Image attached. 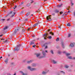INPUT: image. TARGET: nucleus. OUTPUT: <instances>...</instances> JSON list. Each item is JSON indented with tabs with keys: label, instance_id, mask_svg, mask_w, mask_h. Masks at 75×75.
Masks as SVG:
<instances>
[{
	"label": "nucleus",
	"instance_id": "nucleus-1",
	"mask_svg": "<svg viewBox=\"0 0 75 75\" xmlns=\"http://www.w3.org/2000/svg\"><path fill=\"white\" fill-rule=\"evenodd\" d=\"M21 45H19L17 46L15 48V51H17L20 50V46Z\"/></svg>",
	"mask_w": 75,
	"mask_h": 75
},
{
	"label": "nucleus",
	"instance_id": "nucleus-2",
	"mask_svg": "<svg viewBox=\"0 0 75 75\" xmlns=\"http://www.w3.org/2000/svg\"><path fill=\"white\" fill-rule=\"evenodd\" d=\"M28 68L30 69L31 71H35L36 69L35 68H31V67L29 66L28 67Z\"/></svg>",
	"mask_w": 75,
	"mask_h": 75
},
{
	"label": "nucleus",
	"instance_id": "nucleus-3",
	"mask_svg": "<svg viewBox=\"0 0 75 75\" xmlns=\"http://www.w3.org/2000/svg\"><path fill=\"white\" fill-rule=\"evenodd\" d=\"M48 35V33H46L43 36H44V39L45 40H46L47 39V35Z\"/></svg>",
	"mask_w": 75,
	"mask_h": 75
},
{
	"label": "nucleus",
	"instance_id": "nucleus-4",
	"mask_svg": "<svg viewBox=\"0 0 75 75\" xmlns=\"http://www.w3.org/2000/svg\"><path fill=\"white\" fill-rule=\"evenodd\" d=\"M12 13H13V11H11L10 12V13L9 14H11V17H13V16H14V14H15V13L13 12V14Z\"/></svg>",
	"mask_w": 75,
	"mask_h": 75
},
{
	"label": "nucleus",
	"instance_id": "nucleus-5",
	"mask_svg": "<svg viewBox=\"0 0 75 75\" xmlns=\"http://www.w3.org/2000/svg\"><path fill=\"white\" fill-rule=\"evenodd\" d=\"M51 15H49L48 16H47L46 18L47 20H49V19H51Z\"/></svg>",
	"mask_w": 75,
	"mask_h": 75
},
{
	"label": "nucleus",
	"instance_id": "nucleus-6",
	"mask_svg": "<svg viewBox=\"0 0 75 75\" xmlns=\"http://www.w3.org/2000/svg\"><path fill=\"white\" fill-rule=\"evenodd\" d=\"M52 62H53V64H57V62L56 61H55L54 60H52Z\"/></svg>",
	"mask_w": 75,
	"mask_h": 75
},
{
	"label": "nucleus",
	"instance_id": "nucleus-7",
	"mask_svg": "<svg viewBox=\"0 0 75 75\" xmlns=\"http://www.w3.org/2000/svg\"><path fill=\"white\" fill-rule=\"evenodd\" d=\"M75 45V43H71L70 45V46L71 47H74V45Z\"/></svg>",
	"mask_w": 75,
	"mask_h": 75
},
{
	"label": "nucleus",
	"instance_id": "nucleus-8",
	"mask_svg": "<svg viewBox=\"0 0 75 75\" xmlns=\"http://www.w3.org/2000/svg\"><path fill=\"white\" fill-rule=\"evenodd\" d=\"M42 54H43V57H45L46 54H45V52L43 51L42 52Z\"/></svg>",
	"mask_w": 75,
	"mask_h": 75
},
{
	"label": "nucleus",
	"instance_id": "nucleus-9",
	"mask_svg": "<svg viewBox=\"0 0 75 75\" xmlns=\"http://www.w3.org/2000/svg\"><path fill=\"white\" fill-rule=\"evenodd\" d=\"M20 73L22 74L23 75H27L26 74H24V73H23V72L21 71H20Z\"/></svg>",
	"mask_w": 75,
	"mask_h": 75
},
{
	"label": "nucleus",
	"instance_id": "nucleus-10",
	"mask_svg": "<svg viewBox=\"0 0 75 75\" xmlns=\"http://www.w3.org/2000/svg\"><path fill=\"white\" fill-rule=\"evenodd\" d=\"M8 28V26H5V28L3 29V30L4 31L6 29H7Z\"/></svg>",
	"mask_w": 75,
	"mask_h": 75
},
{
	"label": "nucleus",
	"instance_id": "nucleus-11",
	"mask_svg": "<svg viewBox=\"0 0 75 75\" xmlns=\"http://www.w3.org/2000/svg\"><path fill=\"white\" fill-rule=\"evenodd\" d=\"M35 44V42H34V41H32L30 42V45H33V44Z\"/></svg>",
	"mask_w": 75,
	"mask_h": 75
},
{
	"label": "nucleus",
	"instance_id": "nucleus-12",
	"mask_svg": "<svg viewBox=\"0 0 75 75\" xmlns=\"http://www.w3.org/2000/svg\"><path fill=\"white\" fill-rule=\"evenodd\" d=\"M33 62L32 60H30V61H28L27 62L28 64H30V63H31Z\"/></svg>",
	"mask_w": 75,
	"mask_h": 75
},
{
	"label": "nucleus",
	"instance_id": "nucleus-13",
	"mask_svg": "<svg viewBox=\"0 0 75 75\" xmlns=\"http://www.w3.org/2000/svg\"><path fill=\"white\" fill-rule=\"evenodd\" d=\"M38 25V23H36L35 24V25H33V27H35V26H37V25Z\"/></svg>",
	"mask_w": 75,
	"mask_h": 75
},
{
	"label": "nucleus",
	"instance_id": "nucleus-14",
	"mask_svg": "<svg viewBox=\"0 0 75 75\" xmlns=\"http://www.w3.org/2000/svg\"><path fill=\"white\" fill-rule=\"evenodd\" d=\"M17 31H18V29H16L14 31V33H17Z\"/></svg>",
	"mask_w": 75,
	"mask_h": 75
},
{
	"label": "nucleus",
	"instance_id": "nucleus-15",
	"mask_svg": "<svg viewBox=\"0 0 75 75\" xmlns=\"http://www.w3.org/2000/svg\"><path fill=\"white\" fill-rule=\"evenodd\" d=\"M59 11L57 9H56L54 11V13H58Z\"/></svg>",
	"mask_w": 75,
	"mask_h": 75
},
{
	"label": "nucleus",
	"instance_id": "nucleus-16",
	"mask_svg": "<svg viewBox=\"0 0 75 75\" xmlns=\"http://www.w3.org/2000/svg\"><path fill=\"white\" fill-rule=\"evenodd\" d=\"M36 57H38L40 55V53L37 54H36Z\"/></svg>",
	"mask_w": 75,
	"mask_h": 75
},
{
	"label": "nucleus",
	"instance_id": "nucleus-17",
	"mask_svg": "<svg viewBox=\"0 0 75 75\" xmlns=\"http://www.w3.org/2000/svg\"><path fill=\"white\" fill-rule=\"evenodd\" d=\"M32 67H35L36 66V64H33L32 65Z\"/></svg>",
	"mask_w": 75,
	"mask_h": 75
},
{
	"label": "nucleus",
	"instance_id": "nucleus-18",
	"mask_svg": "<svg viewBox=\"0 0 75 75\" xmlns=\"http://www.w3.org/2000/svg\"><path fill=\"white\" fill-rule=\"evenodd\" d=\"M62 46L63 48H64V42H63L62 43Z\"/></svg>",
	"mask_w": 75,
	"mask_h": 75
},
{
	"label": "nucleus",
	"instance_id": "nucleus-19",
	"mask_svg": "<svg viewBox=\"0 0 75 75\" xmlns=\"http://www.w3.org/2000/svg\"><path fill=\"white\" fill-rule=\"evenodd\" d=\"M5 62H6V63H7V62H8V59H6L5 60Z\"/></svg>",
	"mask_w": 75,
	"mask_h": 75
},
{
	"label": "nucleus",
	"instance_id": "nucleus-20",
	"mask_svg": "<svg viewBox=\"0 0 75 75\" xmlns=\"http://www.w3.org/2000/svg\"><path fill=\"white\" fill-rule=\"evenodd\" d=\"M67 26L70 27V26H71V24L69 23L67 24Z\"/></svg>",
	"mask_w": 75,
	"mask_h": 75
},
{
	"label": "nucleus",
	"instance_id": "nucleus-21",
	"mask_svg": "<svg viewBox=\"0 0 75 75\" xmlns=\"http://www.w3.org/2000/svg\"><path fill=\"white\" fill-rule=\"evenodd\" d=\"M50 34H51L52 35H54V33L52 32H51L50 33Z\"/></svg>",
	"mask_w": 75,
	"mask_h": 75
},
{
	"label": "nucleus",
	"instance_id": "nucleus-22",
	"mask_svg": "<svg viewBox=\"0 0 75 75\" xmlns=\"http://www.w3.org/2000/svg\"><path fill=\"white\" fill-rule=\"evenodd\" d=\"M26 15L27 16H28L30 15V12L28 13Z\"/></svg>",
	"mask_w": 75,
	"mask_h": 75
},
{
	"label": "nucleus",
	"instance_id": "nucleus-23",
	"mask_svg": "<svg viewBox=\"0 0 75 75\" xmlns=\"http://www.w3.org/2000/svg\"><path fill=\"white\" fill-rule=\"evenodd\" d=\"M66 55L67 56V57H68V56H69V55H70V54L69 53H67L66 54Z\"/></svg>",
	"mask_w": 75,
	"mask_h": 75
},
{
	"label": "nucleus",
	"instance_id": "nucleus-24",
	"mask_svg": "<svg viewBox=\"0 0 75 75\" xmlns=\"http://www.w3.org/2000/svg\"><path fill=\"white\" fill-rule=\"evenodd\" d=\"M50 52H51V53L52 54H54V52H53V51H52V50H51L50 51Z\"/></svg>",
	"mask_w": 75,
	"mask_h": 75
},
{
	"label": "nucleus",
	"instance_id": "nucleus-25",
	"mask_svg": "<svg viewBox=\"0 0 75 75\" xmlns=\"http://www.w3.org/2000/svg\"><path fill=\"white\" fill-rule=\"evenodd\" d=\"M4 42H8V40H6Z\"/></svg>",
	"mask_w": 75,
	"mask_h": 75
},
{
	"label": "nucleus",
	"instance_id": "nucleus-26",
	"mask_svg": "<svg viewBox=\"0 0 75 75\" xmlns=\"http://www.w3.org/2000/svg\"><path fill=\"white\" fill-rule=\"evenodd\" d=\"M62 6V5H58L57 6V7H61Z\"/></svg>",
	"mask_w": 75,
	"mask_h": 75
},
{
	"label": "nucleus",
	"instance_id": "nucleus-27",
	"mask_svg": "<svg viewBox=\"0 0 75 75\" xmlns=\"http://www.w3.org/2000/svg\"><path fill=\"white\" fill-rule=\"evenodd\" d=\"M46 72H44V71H43L42 73V74H46Z\"/></svg>",
	"mask_w": 75,
	"mask_h": 75
},
{
	"label": "nucleus",
	"instance_id": "nucleus-28",
	"mask_svg": "<svg viewBox=\"0 0 75 75\" xmlns=\"http://www.w3.org/2000/svg\"><path fill=\"white\" fill-rule=\"evenodd\" d=\"M68 67H69V66H68L67 65L65 66V68H68Z\"/></svg>",
	"mask_w": 75,
	"mask_h": 75
},
{
	"label": "nucleus",
	"instance_id": "nucleus-29",
	"mask_svg": "<svg viewBox=\"0 0 75 75\" xmlns=\"http://www.w3.org/2000/svg\"><path fill=\"white\" fill-rule=\"evenodd\" d=\"M48 38H49V39H51V38H52V37H51V36H49L48 37Z\"/></svg>",
	"mask_w": 75,
	"mask_h": 75
},
{
	"label": "nucleus",
	"instance_id": "nucleus-30",
	"mask_svg": "<svg viewBox=\"0 0 75 75\" xmlns=\"http://www.w3.org/2000/svg\"><path fill=\"white\" fill-rule=\"evenodd\" d=\"M68 58H69V59H72V57L70 56L68 57Z\"/></svg>",
	"mask_w": 75,
	"mask_h": 75
},
{
	"label": "nucleus",
	"instance_id": "nucleus-31",
	"mask_svg": "<svg viewBox=\"0 0 75 75\" xmlns=\"http://www.w3.org/2000/svg\"><path fill=\"white\" fill-rule=\"evenodd\" d=\"M56 41H59V38H57L56 40Z\"/></svg>",
	"mask_w": 75,
	"mask_h": 75
},
{
	"label": "nucleus",
	"instance_id": "nucleus-32",
	"mask_svg": "<svg viewBox=\"0 0 75 75\" xmlns=\"http://www.w3.org/2000/svg\"><path fill=\"white\" fill-rule=\"evenodd\" d=\"M70 1H71V3L72 4V5H74V3H72V0H71Z\"/></svg>",
	"mask_w": 75,
	"mask_h": 75
},
{
	"label": "nucleus",
	"instance_id": "nucleus-33",
	"mask_svg": "<svg viewBox=\"0 0 75 75\" xmlns=\"http://www.w3.org/2000/svg\"><path fill=\"white\" fill-rule=\"evenodd\" d=\"M70 36H71V34H69L68 35V37H70Z\"/></svg>",
	"mask_w": 75,
	"mask_h": 75
},
{
	"label": "nucleus",
	"instance_id": "nucleus-34",
	"mask_svg": "<svg viewBox=\"0 0 75 75\" xmlns=\"http://www.w3.org/2000/svg\"><path fill=\"white\" fill-rule=\"evenodd\" d=\"M60 14H63V12L62 11H61L60 12Z\"/></svg>",
	"mask_w": 75,
	"mask_h": 75
},
{
	"label": "nucleus",
	"instance_id": "nucleus-35",
	"mask_svg": "<svg viewBox=\"0 0 75 75\" xmlns=\"http://www.w3.org/2000/svg\"><path fill=\"white\" fill-rule=\"evenodd\" d=\"M40 9H38V11H37L36 12L37 13H38V11H40Z\"/></svg>",
	"mask_w": 75,
	"mask_h": 75
},
{
	"label": "nucleus",
	"instance_id": "nucleus-36",
	"mask_svg": "<svg viewBox=\"0 0 75 75\" xmlns=\"http://www.w3.org/2000/svg\"><path fill=\"white\" fill-rule=\"evenodd\" d=\"M30 4H28L27 5V6H30Z\"/></svg>",
	"mask_w": 75,
	"mask_h": 75
},
{
	"label": "nucleus",
	"instance_id": "nucleus-37",
	"mask_svg": "<svg viewBox=\"0 0 75 75\" xmlns=\"http://www.w3.org/2000/svg\"><path fill=\"white\" fill-rule=\"evenodd\" d=\"M58 28H60V29H61V26H58Z\"/></svg>",
	"mask_w": 75,
	"mask_h": 75
},
{
	"label": "nucleus",
	"instance_id": "nucleus-38",
	"mask_svg": "<svg viewBox=\"0 0 75 75\" xmlns=\"http://www.w3.org/2000/svg\"><path fill=\"white\" fill-rule=\"evenodd\" d=\"M10 20V18H9L8 19H7V21H9V20Z\"/></svg>",
	"mask_w": 75,
	"mask_h": 75
},
{
	"label": "nucleus",
	"instance_id": "nucleus-39",
	"mask_svg": "<svg viewBox=\"0 0 75 75\" xmlns=\"http://www.w3.org/2000/svg\"><path fill=\"white\" fill-rule=\"evenodd\" d=\"M35 46H36V45H33V47H34V48H35Z\"/></svg>",
	"mask_w": 75,
	"mask_h": 75
},
{
	"label": "nucleus",
	"instance_id": "nucleus-40",
	"mask_svg": "<svg viewBox=\"0 0 75 75\" xmlns=\"http://www.w3.org/2000/svg\"><path fill=\"white\" fill-rule=\"evenodd\" d=\"M61 72H62V73H63V74H65L64 72V71H61Z\"/></svg>",
	"mask_w": 75,
	"mask_h": 75
},
{
	"label": "nucleus",
	"instance_id": "nucleus-41",
	"mask_svg": "<svg viewBox=\"0 0 75 75\" xmlns=\"http://www.w3.org/2000/svg\"><path fill=\"white\" fill-rule=\"evenodd\" d=\"M5 20V19H1V21H4Z\"/></svg>",
	"mask_w": 75,
	"mask_h": 75
},
{
	"label": "nucleus",
	"instance_id": "nucleus-42",
	"mask_svg": "<svg viewBox=\"0 0 75 75\" xmlns=\"http://www.w3.org/2000/svg\"><path fill=\"white\" fill-rule=\"evenodd\" d=\"M16 7H17V6H15L13 8H14V9H15V8H16Z\"/></svg>",
	"mask_w": 75,
	"mask_h": 75
},
{
	"label": "nucleus",
	"instance_id": "nucleus-43",
	"mask_svg": "<svg viewBox=\"0 0 75 75\" xmlns=\"http://www.w3.org/2000/svg\"><path fill=\"white\" fill-rule=\"evenodd\" d=\"M52 16H55V13L52 14Z\"/></svg>",
	"mask_w": 75,
	"mask_h": 75
},
{
	"label": "nucleus",
	"instance_id": "nucleus-44",
	"mask_svg": "<svg viewBox=\"0 0 75 75\" xmlns=\"http://www.w3.org/2000/svg\"><path fill=\"white\" fill-rule=\"evenodd\" d=\"M30 28H28V31H30Z\"/></svg>",
	"mask_w": 75,
	"mask_h": 75
},
{
	"label": "nucleus",
	"instance_id": "nucleus-45",
	"mask_svg": "<svg viewBox=\"0 0 75 75\" xmlns=\"http://www.w3.org/2000/svg\"><path fill=\"white\" fill-rule=\"evenodd\" d=\"M1 40H4V39H1Z\"/></svg>",
	"mask_w": 75,
	"mask_h": 75
},
{
	"label": "nucleus",
	"instance_id": "nucleus-46",
	"mask_svg": "<svg viewBox=\"0 0 75 75\" xmlns=\"http://www.w3.org/2000/svg\"><path fill=\"white\" fill-rule=\"evenodd\" d=\"M8 75H11V74H10V73H8Z\"/></svg>",
	"mask_w": 75,
	"mask_h": 75
},
{
	"label": "nucleus",
	"instance_id": "nucleus-47",
	"mask_svg": "<svg viewBox=\"0 0 75 75\" xmlns=\"http://www.w3.org/2000/svg\"><path fill=\"white\" fill-rule=\"evenodd\" d=\"M45 48H47V46H46L45 47Z\"/></svg>",
	"mask_w": 75,
	"mask_h": 75
},
{
	"label": "nucleus",
	"instance_id": "nucleus-48",
	"mask_svg": "<svg viewBox=\"0 0 75 75\" xmlns=\"http://www.w3.org/2000/svg\"><path fill=\"white\" fill-rule=\"evenodd\" d=\"M47 51V50H45V52H48Z\"/></svg>",
	"mask_w": 75,
	"mask_h": 75
},
{
	"label": "nucleus",
	"instance_id": "nucleus-49",
	"mask_svg": "<svg viewBox=\"0 0 75 75\" xmlns=\"http://www.w3.org/2000/svg\"><path fill=\"white\" fill-rule=\"evenodd\" d=\"M63 53H66V52L64 51L63 52Z\"/></svg>",
	"mask_w": 75,
	"mask_h": 75
},
{
	"label": "nucleus",
	"instance_id": "nucleus-50",
	"mask_svg": "<svg viewBox=\"0 0 75 75\" xmlns=\"http://www.w3.org/2000/svg\"><path fill=\"white\" fill-rule=\"evenodd\" d=\"M3 36V35H0V36L2 37Z\"/></svg>",
	"mask_w": 75,
	"mask_h": 75
},
{
	"label": "nucleus",
	"instance_id": "nucleus-51",
	"mask_svg": "<svg viewBox=\"0 0 75 75\" xmlns=\"http://www.w3.org/2000/svg\"><path fill=\"white\" fill-rule=\"evenodd\" d=\"M33 2H34V1H32L31 2V3H33Z\"/></svg>",
	"mask_w": 75,
	"mask_h": 75
},
{
	"label": "nucleus",
	"instance_id": "nucleus-52",
	"mask_svg": "<svg viewBox=\"0 0 75 75\" xmlns=\"http://www.w3.org/2000/svg\"><path fill=\"white\" fill-rule=\"evenodd\" d=\"M25 20L26 21H27V20H28V19H26Z\"/></svg>",
	"mask_w": 75,
	"mask_h": 75
},
{
	"label": "nucleus",
	"instance_id": "nucleus-53",
	"mask_svg": "<svg viewBox=\"0 0 75 75\" xmlns=\"http://www.w3.org/2000/svg\"><path fill=\"white\" fill-rule=\"evenodd\" d=\"M58 54H60V53H61V52H58Z\"/></svg>",
	"mask_w": 75,
	"mask_h": 75
},
{
	"label": "nucleus",
	"instance_id": "nucleus-54",
	"mask_svg": "<svg viewBox=\"0 0 75 75\" xmlns=\"http://www.w3.org/2000/svg\"><path fill=\"white\" fill-rule=\"evenodd\" d=\"M8 15H9L8 14L6 16V17H7V16H8Z\"/></svg>",
	"mask_w": 75,
	"mask_h": 75
},
{
	"label": "nucleus",
	"instance_id": "nucleus-55",
	"mask_svg": "<svg viewBox=\"0 0 75 75\" xmlns=\"http://www.w3.org/2000/svg\"><path fill=\"white\" fill-rule=\"evenodd\" d=\"M45 44H45L43 45V46H45Z\"/></svg>",
	"mask_w": 75,
	"mask_h": 75
},
{
	"label": "nucleus",
	"instance_id": "nucleus-56",
	"mask_svg": "<svg viewBox=\"0 0 75 75\" xmlns=\"http://www.w3.org/2000/svg\"><path fill=\"white\" fill-rule=\"evenodd\" d=\"M73 59H75V57H74V58H73Z\"/></svg>",
	"mask_w": 75,
	"mask_h": 75
},
{
	"label": "nucleus",
	"instance_id": "nucleus-57",
	"mask_svg": "<svg viewBox=\"0 0 75 75\" xmlns=\"http://www.w3.org/2000/svg\"><path fill=\"white\" fill-rule=\"evenodd\" d=\"M0 58H2V57H0Z\"/></svg>",
	"mask_w": 75,
	"mask_h": 75
},
{
	"label": "nucleus",
	"instance_id": "nucleus-58",
	"mask_svg": "<svg viewBox=\"0 0 75 75\" xmlns=\"http://www.w3.org/2000/svg\"><path fill=\"white\" fill-rule=\"evenodd\" d=\"M31 16H33V14H32L31 15Z\"/></svg>",
	"mask_w": 75,
	"mask_h": 75
},
{
	"label": "nucleus",
	"instance_id": "nucleus-59",
	"mask_svg": "<svg viewBox=\"0 0 75 75\" xmlns=\"http://www.w3.org/2000/svg\"><path fill=\"white\" fill-rule=\"evenodd\" d=\"M58 1H61V0H58Z\"/></svg>",
	"mask_w": 75,
	"mask_h": 75
},
{
	"label": "nucleus",
	"instance_id": "nucleus-60",
	"mask_svg": "<svg viewBox=\"0 0 75 75\" xmlns=\"http://www.w3.org/2000/svg\"><path fill=\"white\" fill-rule=\"evenodd\" d=\"M69 12H70V11H68V13H69Z\"/></svg>",
	"mask_w": 75,
	"mask_h": 75
},
{
	"label": "nucleus",
	"instance_id": "nucleus-61",
	"mask_svg": "<svg viewBox=\"0 0 75 75\" xmlns=\"http://www.w3.org/2000/svg\"><path fill=\"white\" fill-rule=\"evenodd\" d=\"M8 56L9 57V56H10V54H8Z\"/></svg>",
	"mask_w": 75,
	"mask_h": 75
},
{
	"label": "nucleus",
	"instance_id": "nucleus-62",
	"mask_svg": "<svg viewBox=\"0 0 75 75\" xmlns=\"http://www.w3.org/2000/svg\"><path fill=\"white\" fill-rule=\"evenodd\" d=\"M49 21H50V20H51V19H49Z\"/></svg>",
	"mask_w": 75,
	"mask_h": 75
},
{
	"label": "nucleus",
	"instance_id": "nucleus-63",
	"mask_svg": "<svg viewBox=\"0 0 75 75\" xmlns=\"http://www.w3.org/2000/svg\"><path fill=\"white\" fill-rule=\"evenodd\" d=\"M67 10H69V9H68Z\"/></svg>",
	"mask_w": 75,
	"mask_h": 75
},
{
	"label": "nucleus",
	"instance_id": "nucleus-64",
	"mask_svg": "<svg viewBox=\"0 0 75 75\" xmlns=\"http://www.w3.org/2000/svg\"><path fill=\"white\" fill-rule=\"evenodd\" d=\"M33 37H34V36H33Z\"/></svg>",
	"mask_w": 75,
	"mask_h": 75
}]
</instances>
